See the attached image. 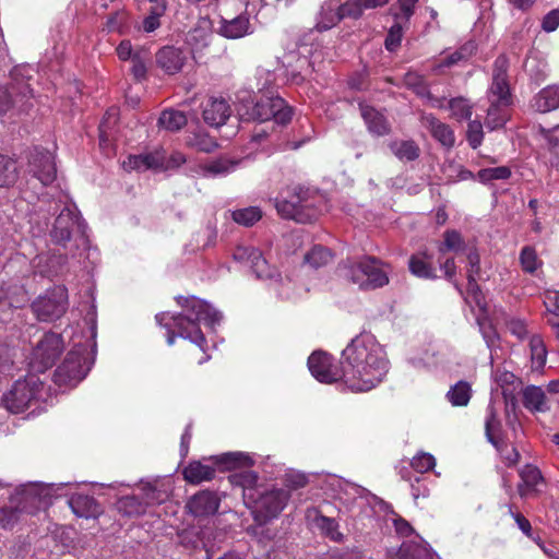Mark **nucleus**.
<instances>
[{
	"label": "nucleus",
	"mask_w": 559,
	"mask_h": 559,
	"mask_svg": "<svg viewBox=\"0 0 559 559\" xmlns=\"http://www.w3.org/2000/svg\"><path fill=\"white\" fill-rule=\"evenodd\" d=\"M531 106L538 112H549L559 108V85H548L532 99Z\"/></svg>",
	"instance_id": "obj_27"
},
{
	"label": "nucleus",
	"mask_w": 559,
	"mask_h": 559,
	"mask_svg": "<svg viewBox=\"0 0 559 559\" xmlns=\"http://www.w3.org/2000/svg\"><path fill=\"white\" fill-rule=\"evenodd\" d=\"M479 311L481 312L480 314L477 316V323L479 325V330H480V333L487 344L488 347H491L492 345H495L497 338H498V334L496 333L495 329L492 328V325L488 322L485 313H486V309L485 310H480Z\"/></svg>",
	"instance_id": "obj_51"
},
{
	"label": "nucleus",
	"mask_w": 559,
	"mask_h": 559,
	"mask_svg": "<svg viewBox=\"0 0 559 559\" xmlns=\"http://www.w3.org/2000/svg\"><path fill=\"white\" fill-rule=\"evenodd\" d=\"M411 465L416 472L426 473L435 467L436 460L430 453L420 452L413 457Z\"/></svg>",
	"instance_id": "obj_56"
},
{
	"label": "nucleus",
	"mask_w": 559,
	"mask_h": 559,
	"mask_svg": "<svg viewBox=\"0 0 559 559\" xmlns=\"http://www.w3.org/2000/svg\"><path fill=\"white\" fill-rule=\"evenodd\" d=\"M50 490V486L39 483L20 486L10 498V504L0 508V527L4 530L12 528L23 512L32 513L47 504Z\"/></svg>",
	"instance_id": "obj_4"
},
{
	"label": "nucleus",
	"mask_w": 559,
	"mask_h": 559,
	"mask_svg": "<svg viewBox=\"0 0 559 559\" xmlns=\"http://www.w3.org/2000/svg\"><path fill=\"white\" fill-rule=\"evenodd\" d=\"M187 117L182 111L167 109L164 110L158 119V124L164 129L175 132L187 124Z\"/></svg>",
	"instance_id": "obj_43"
},
{
	"label": "nucleus",
	"mask_w": 559,
	"mask_h": 559,
	"mask_svg": "<svg viewBox=\"0 0 559 559\" xmlns=\"http://www.w3.org/2000/svg\"><path fill=\"white\" fill-rule=\"evenodd\" d=\"M522 402L531 413H547L550 411V402L542 386L527 385L522 390Z\"/></svg>",
	"instance_id": "obj_24"
},
{
	"label": "nucleus",
	"mask_w": 559,
	"mask_h": 559,
	"mask_svg": "<svg viewBox=\"0 0 559 559\" xmlns=\"http://www.w3.org/2000/svg\"><path fill=\"white\" fill-rule=\"evenodd\" d=\"M484 139L483 124L478 120L471 121L467 128V141L473 148L480 146Z\"/></svg>",
	"instance_id": "obj_58"
},
{
	"label": "nucleus",
	"mask_w": 559,
	"mask_h": 559,
	"mask_svg": "<svg viewBox=\"0 0 559 559\" xmlns=\"http://www.w3.org/2000/svg\"><path fill=\"white\" fill-rule=\"evenodd\" d=\"M388 266L373 257L358 261H346L340 266V274L362 289H376L389 283Z\"/></svg>",
	"instance_id": "obj_7"
},
{
	"label": "nucleus",
	"mask_w": 559,
	"mask_h": 559,
	"mask_svg": "<svg viewBox=\"0 0 559 559\" xmlns=\"http://www.w3.org/2000/svg\"><path fill=\"white\" fill-rule=\"evenodd\" d=\"M177 301L183 308V313L174 316L162 312L155 317L157 323L169 331L167 344L170 346L175 344L176 335L173 329H177L179 336L190 340L204 350L205 337L199 324L203 322L209 326H214L222 319L221 312L195 297H178Z\"/></svg>",
	"instance_id": "obj_2"
},
{
	"label": "nucleus",
	"mask_w": 559,
	"mask_h": 559,
	"mask_svg": "<svg viewBox=\"0 0 559 559\" xmlns=\"http://www.w3.org/2000/svg\"><path fill=\"white\" fill-rule=\"evenodd\" d=\"M233 219L243 226H252L261 219L262 212L258 206H249L233 212Z\"/></svg>",
	"instance_id": "obj_47"
},
{
	"label": "nucleus",
	"mask_w": 559,
	"mask_h": 559,
	"mask_svg": "<svg viewBox=\"0 0 559 559\" xmlns=\"http://www.w3.org/2000/svg\"><path fill=\"white\" fill-rule=\"evenodd\" d=\"M187 55L180 48L166 46L156 53V62L167 74H176L183 68Z\"/></svg>",
	"instance_id": "obj_22"
},
{
	"label": "nucleus",
	"mask_w": 559,
	"mask_h": 559,
	"mask_svg": "<svg viewBox=\"0 0 559 559\" xmlns=\"http://www.w3.org/2000/svg\"><path fill=\"white\" fill-rule=\"evenodd\" d=\"M319 201L320 197L312 195L308 189L295 186L288 188L285 195L282 193L275 199V207L283 218L305 224L320 215Z\"/></svg>",
	"instance_id": "obj_5"
},
{
	"label": "nucleus",
	"mask_w": 559,
	"mask_h": 559,
	"mask_svg": "<svg viewBox=\"0 0 559 559\" xmlns=\"http://www.w3.org/2000/svg\"><path fill=\"white\" fill-rule=\"evenodd\" d=\"M112 122L115 123L117 120V109L111 108L106 112V116L104 120L102 121L99 126V141L100 144L106 143L109 140V124Z\"/></svg>",
	"instance_id": "obj_61"
},
{
	"label": "nucleus",
	"mask_w": 559,
	"mask_h": 559,
	"mask_svg": "<svg viewBox=\"0 0 559 559\" xmlns=\"http://www.w3.org/2000/svg\"><path fill=\"white\" fill-rule=\"evenodd\" d=\"M538 135L544 142L545 147L554 155L552 165H559V126L552 129L538 127Z\"/></svg>",
	"instance_id": "obj_39"
},
{
	"label": "nucleus",
	"mask_w": 559,
	"mask_h": 559,
	"mask_svg": "<svg viewBox=\"0 0 559 559\" xmlns=\"http://www.w3.org/2000/svg\"><path fill=\"white\" fill-rule=\"evenodd\" d=\"M142 501L145 503V508L155 503H160L165 499V495L151 484L142 486Z\"/></svg>",
	"instance_id": "obj_59"
},
{
	"label": "nucleus",
	"mask_w": 559,
	"mask_h": 559,
	"mask_svg": "<svg viewBox=\"0 0 559 559\" xmlns=\"http://www.w3.org/2000/svg\"><path fill=\"white\" fill-rule=\"evenodd\" d=\"M249 502L246 504L250 510L254 522L265 525L276 519L286 508L290 491L277 487H262L255 496L248 493Z\"/></svg>",
	"instance_id": "obj_8"
},
{
	"label": "nucleus",
	"mask_w": 559,
	"mask_h": 559,
	"mask_svg": "<svg viewBox=\"0 0 559 559\" xmlns=\"http://www.w3.org/2000/svg\"><path fill=\"white\" fill-rule=\"evenodd\" d=\"M221 498L216 492L202 490L193 495L187 502L189 512L197 518L213 515L217 512Z\"/></svg>",
	"instance_id": "obj_18"
},
{
	"label": "nucleus",
	"mask_w": 559,
	"mask_h": 559,
	"mask_svg": "<svg viewBox=\"0 0 559 559\" xmlns=\"http://www.w3.org/2000/svg\"><path fill=\"white\" fill-rule=\"evenodd\" d=\"M253 32L249 16L240 14L231 20L221 21L218 33L228 39H238Z\"/></svg>",
	"instance_id": "obj_25"
},
{
	"label": "nucleus",
	"mask_w": 559,
	"mask_h": 559,
	"mask_svg": "<svg viewBox=\"0 0 559 559\" xmlns=\"http://www.w3.org/2000/svg\"><path fill=\"white\" fill-rule=\"evenodd\" d=\"M485 432L488 441L496 449H499V443L502 441V424L498 409L492 402L489 403L486 409Z\"/></svg>",
	"instance_id": "obj_29"
},
{
	"label": "nucleus",
	"mask_w": 559,
	"mask_h": 559,
	"mask_svg": "<svg viewBox=\"0 0 559 559\" xmlns=\"http://www.w3.org/2000/svg\"><path fill=\"white\" fill-rule=\"evenodd\" d=\"M511 176V170L507 166L480 169L477 174L479 181L487 183L493 180H506Z\"/></svg>",
	"instance_id": "obj_49"
},
{
	"label": "nucleus",
	"mask_w": 559,
	"mask_h": 559,
	"mask_svg": "<svg viewBox=\"0 0 559 559\" xmlns=\"http://www.w3.org/2000/svg\"><path fill=\"white\" fill-rule=\"evenodd\" d=\"M464 241L460 233L456 230H447L444 233V241L439 246V252L444 253L447 251L457 252L463 249Z\"/></svg>",
	"instance_id": "obj_50"
},
{
	"label": "nucleus",
	"mask_w": 559,
	"mask_h": 559,
	"mask_svg": "<svg viewBox=\"0 0 559 559\" xmlns=\"http://www.w3.org/2000/svg\"><path fill=\"white\" fill-rule=\"evenodd\" d=\"M391 152L402 162H412L419 157L420 148L412 140H396L390 143Z\"/></svg>",
	"instance_id": "obj_36"
},
{
	"label": "nucleus",
	"mask_w": 559,
	"mask_h": 559,
	"mask_svg": "<svg viewBox=\"0 0 559 559\" xmlns=\"http://www.w3.org/2000/svg\"><path fill=\"white\" fill-rule=\"evenodd\" d=\"M240 159L219 157L203 165L202 169L207 176H226L234 171Z\"/></svg>",
	"instance_id": "obj_38"
},
{
	"label": "nucleus",
	"mask_w": 559,
	"mask_h": 559,
	"mask_svg": "<svg viewBox=\"0 0 559 559\" xmlns=\"http://www.w3.org/2000/svg\"><path fill=\"white\" fill-rule=\"evenodd\" d=\"M423 123L430 131L431 135L443 146L452 147L454 145L455 136L448 124L441 122L432 115L424 116Z\"/></svg>",
	"instance_id": "obj_28"
},
{
	"label": "nucleus",
	"mask_w": 559,
	"mask_h": 559,
	"mask_svg": "<svg viewBox=\"0 0 559 559\" xmlns=\"http://www.w3.org/2000/svg\"><path fill=\"white\" fill-rule=\"evenodd\" d=\"M29 173L38 179L43 186L52 183L57 176L53 156L48 151H35L29 160Z\"/></svg>",
	"instance_id": "obj_17"
},
{
	"label": "nucleus",
	"mask_w": 559,
	"mask_h": 559,
	"mask_svg": "<svg viewBox=\"0 0 559 559\" xmlns=\"http://www.w3.org/2000/svg\"><path fill=\"white\" fill-rule=\"evenodd\" d=\"M340 486L338 499L346 506L348 510L359 502L360 504L369 503L373 496L364 487L346 481L337 480Z\"/></svg>",
	"instance_id": "obj_23"
},
{
	"label": "nucleus",
	"mask_w": 559,
	"mask_h": 559,
	"mask_svg": "<svg viewBox=\"0 0 559 559\" xmlns=\"http://www.w3.org/2000/svg\"><path fill=\"white\" fill-rule=\"evenodd\" d=\"M400 13H395V20L408 22L414 13L415 5L418 0H397Z\"/></svg>",
	"instance_id": "obj_63"
},
{
	"label": "nucleus",
	"mask_w": 559,
	"mask_h": 559,
	"mask_svg": "<svg viewBox=\"0 0 559 559\" xmlns=\"http://www.w3.org/2000/svg\"><path fill=\"white\" fill-rule=\"evenodd\" d=\"M331 260H332L331 251L322 246H314L305 255V262L314 269L326 265Z\"/></svg>",
	"instance_id": "obj_46"
},
{
	"label": "nucleus",
	"mask_w": 559,
	"mask_h": 559,
	"mask_svg": "<svg viewBox=\"0 0 559 559\" xmlns=\"http://www.w3.org/2000/svg\"><path fill=\"white\" fill-rule=\"evenodd\" d=\"M19 170L16 162L0 155V187H9L17 180Z\"/></svg>",
	"instance_id": "obj_45"
},
{
	"label": "nucleus",
	"mask_w": 559,
	"mask_h": 559,
	"mask_svg": "<svg viewBox=\"0 0 559 559\" xmlns=\"http://www.w3.org/2000/svg\"><path fill=\"white\" fill-rule=\"evenodd\" d=\"M509 58L501 53L492 66V81L487 91L489 107L485 126L489 130L502 128L509 119V108L512 104V95L508 80Z\"/></svg>",
	"instance_id": "obj_3"
},
{
	"label": "nucleus",
	"mask_w": 559,
	"mask_h": 559,
	"mask_svg": "<svg viewBox=\"0 0 559 559\" xmlns=\"http://www.w3.org/2000/svg\"><path fill=\"white\" fill-rule=\"evenodd\" d=\"M233 255L236 261L249 263L259 278H273L276 274V271L262 257L261 251L254 247L238 246Z\"/></svg>",
	"instance_id": "obj_16"
},
{
	"label": "nucleus",
	"mask_w": 559,
	"mask_h": 559,
	"mask_svg": "<svg viewBox=\"0 0 559 559\" xmlns=\"http://www.w3.org/2000/svg\"><path fill=\"white\" fill-rule=\"evenodd\" d=\"M87 356V347L82 344H75L73 349L68 353L63 362L55 371V382L60 386H74L81 382L93 364V359H90Z\"/></svg>",
	"instance_id": "obj_9"
},
{
	"label": "nucleus",
	"mask_w": 559,
	"mask_h": 559,
	"mask_svg": "<svg viewBox=\"0 0 559 559\" xmlns=\"http://www.w3.org/2000/svg\"><path fill=\"white\" fill-rule=\"evenodd\" d=\"M151 61V52L144 47L136 48V53L130 60L131 73L136 81H143L147 74V66Z\"/></svg>",
	"instance_id": "obj_40"
},
{
	"label": "nucleus",
	"mask_w": 559,
	"mask_h": 559,
	"mask_svg": "<svg viewBox=\"0 0 559 559\" xmlns=\"http://www.w3.org/2000/svg\"><path fill=\"white\" fill-rule=\"evenodd\" d=\"M41 386L43 383L34 374L16 380L11 390L4 394L3 403L11 413H21L38 396Z\"/></svg>",
	"instance_id": "obj_12"
},
{
	"label": "nucleus",
	"mask_w": 559,
	"mask_h": 559,
	"mask_svg": "<svg viewBox=\"0 0 559 559\" xmlns=\"http://www.w3.org/2000/svg\"><path fill=\"white\" fill-rule=\"evenodd\" d=\"M364 2L362 0H348L344 4L340 5L336 13H332V17L329 23H322L321 28L329 29L345 17L357 19L362 14Z\"/></svg>",
	"instance_id": "obj_32"
},
{
	"label": "nucleus",
	"mask_w": 559,
	"mask_h": 559,
	"mask_svg": "<svg viewBox=\"0 0 559 559\" xmlns=\"http://www.w3.org/2000/svg\"><path fill=\"white\" fill-rule=\"evenodd\" d=\"M31 72L28 66H16L10 72V82L0 84V117L11 109L26 111L32 106Z\"/></svg>",
	"instance_id": "obj_6"
},
{
	"label": "nucleus",
	"mask_w": 559,
	"mask_h": 559,
	"mask_svg": "<svg viewBox=\"0 0 559 559\" xmlns=\"http://www.w3.org/2000/svg\"><path fill=\"white\" fill-rule=\"evenodd\" d=\"M229 483L234 487L242 490V497L246 504L249 502L248 493L255 496L263 486H258L259 476L255 472L243 469L235 472L228 476Z\"/></svg>",
	"instance_id": "obj_26"
},
{
	"label": "nucleus",
	"mask_w": 559,
	"mask_h": 559,
	"mask_svg": "<svg viewBox=\"0 0 559 559\" xmlns=\"http://www.w3.org/2000/svg\"><path fill=\"white\" fill-rule=\"evenodd\" d=\"M447 400L454 407L466 406L472 397V388L466 381H459L447 392Z\"/></svg>",
	"instance_id": "obj_37"
},
{
	"label": "nucleus",
	"mask_w": 559,
	"mask_h": 559,
	"mask_svg": "<svg viewBox=\"0 0 559 559\" xmlns=\"http://www.w3.org/2000/svg\"><path fill=\"white\" fill-rule=\"evenodd\" d=\"M68 308V292L62 286L48 290L45 295L37 297L32 304L34 314L40 321H55L61 318Z\"/></svg>",
	"instance_id": "obj_11"
},
{
	"label": "nucleus",
	"mask_w": 559,
	"mask_h": 559,
	"mask_svg": "<svg viewBox=\"0 0 559 559\" xmlns=\"http://www.w3.org/2000/svg\"><path fill=\"white\" fill-rule=\"evenodd\" d=\"M69 506L73 513L80 518H95L100 513V508L96 500L87 495H73L69 499Z\"/></svg>",
	"instance_id": "obj_30"
},
{
	"label": "nucleus",
	"mask_w": 559,
	"mask_h": 559,
	"mask_svg": "<svg viewBox=\"0 0 559 559\" xmlns=\"http://www.w3.org/2000/svg\"><path fill=\"white\" fill-rule=\"evenodd\" d=\"M449 108L452 116L459 120L469 119L472 116L473 108L465 98L457 97L449 102Z\"/></svg>",
	"instance_id": "obj_52"
},
{
	"label": "nucleus",
	"mask_w": 559,
	"mask_h": 559,
	"mask_svg": "<svg viewBox=\"0 0 559 559\" xmlns=\"http://www.w3.org/2000/svg\"><path fill=\"white\" fill-rule=\"evenodd\" d=\"M217 464H222L227 468H233L238 465L249 466L252 464V460L243 453H226L216 460Z\"/></svg>",
	"instance_id": "obj_54"
},
{
	"label": "nucleus",
	"mask_w": 559,
	"mask_h": 559,
	"mask_svg": "<svg viewBox=\"0 0 559 559\" xmlns=\"http://www.w3.org/2000/svg\"><path fill=\"white\" fill-rule=\"evenodd\" d=\"M530 352L532 368L534 370H540L544 368L547 360V349L543 338L539 335L534 334L530 337Z\"/></svg>",
	"instance_id": "obj_42"
},
{
	"label": "nucleus",
	"mask_w": 559,
	"mask_h": 559,
	"mask_svg": "<svg viewBox=\"0 0 559 559\" xmlns=\"http://www.w3.org/2000/svg\"><path fill=\"white\" fill-rule=\"evenodd\" d=\"M404 84L412 88L419 96L429 95V91L424 78L416 72H407L404 76Z\"/></svg>",
	"instance_id": "obj_53"
},
{
	"label": "nucleus",
	"mask_w": 559,
	"mask_h": 559,
	"mask_svg": "<svg viewBox=\"0 0 559 559\" xmlns=\"http://www.w3.org/2000/svg\"><path fill=\"white\" fill-rule=\"evenodd\" d=\"M73 233L80 234L82 243L85 242V224L81 221L76 206L66 203L55 221L50 237L53 242L64 245L71 239Z\"/></svg>",
	"instance_id": "obj_13"
},
{
	"label": "nucleus",
	"mask_w": 559,
	"mask_h": 559,
	"mask_svg": "<svg viewBox=\"0 0 559 559\" xmlns=\"http://www.w3.org/2000/svg\"><path fill=\"white\" fill-rule=\"evenodd\" d=\"M117 510L122 515L133 518L145 513V503L135 496H126L116 503Z\"/></svg>",
	"instance_id": "obj_41"
},
{
	"label": "nucleus",
	"mask_w": 559,
	"mask_h": 559,
	"mask_svg": "<svg viewBox=\"0 0 559 559\" xmlns=\"http://www.w3.org/2000/svg\"><path fill=\"white\" fill-rule=\"evenodd\" d=\"M402 35H403L402 22L395 20V23L390 27L388 36L385 38V41H384L385 48L389 51L396 50L401 45Z\"/></svg>",
	"instance_id": "obj_55"
},
{
	"label": "nucleus",
	"mask_w": 559,
	"mask_h": 559,
	"mask_svg": "<svg viewBox=\"0 0 559 559\" xmlns=\"http://www.w3.org/2000/svg\"><path fill=\"white\" fill-rule=\"evenodd\" d=\"M361 117L367 124L368 130L376 135H384L389 133L390 127L382 114L374 108L359 104Z\"/></svg>",
	"instance_id": "obj_31"
},
{
	"label": "nucleus",
	"mask_w": 559,
	"mask_h": 559,
	"mask_svg": "<svg viewBox=\"0 0 559 559\" xmlns=\"http://www.w3.org/2000/svg\"><path fill=\"white\" fill-rule=\"evenodd\" d=\"M230 115V106L222 97H211L203 107V119L211 127L223 126Z\"/></svg>",
	"instance_id": "obj_20"
},
{
	"label": "nucleus",
	"mask_w": 559,
	"mask_h": 559,
	"mask_svg": "<svg viewBox=\"0 0 559 559\" xmlns=\"http://www.w3.org/2000/svg\"><path fill=\"white\" fill-rule=\"evenodd\" d=\"M520 263L522 270L526 273H534L540 265L542 261L538 259L536 250L532 247H524L520 252Z\"/></svg>",
	"instance_id": "obj_48"
},
{
	"label": "nucleus",
	"mask_w": 559,
	"mask_h": 559,
	"mask_svg": "<svg viewBox=\"0 0 559 559\" xmlns=\"http://www.w3.org/2000/svg\"><path fill=\"white\" fill-rule=\"evenodd\" d=\"M238 115L245 121L264 122L272 119L273 110L282 106V97L261 96L252 98L249 92H242L238 95Z\"/></svg>",
	"instance_id": "obj_10"
},
{
	"label": "nucleus",
	"mask_w": 559,
	"mask_h": 559,
	"mask_svg": "<svg viewBox=\"0 0 559 559\" xmlns=\"http://www.w3.org/2000/svg\"><path fill=\"white\" fill-rule=\"evenodd\" d=\"M522 483L518 486V491L521 497L528 496L532 491L536 490L538 484L543 483L540 471L533 465H525L520 471Z\"/></svg>",
	"instance_id": "obj_34"
},
{
	"label": "nucleus",
	"mask_w": 559,
	"mask_h": 559,
	"mask_svg": "<svg viewBox=\"0 0 559 559\" xmlns=\"http://www.w3.org/2000/svg\"><path fill=\"white\" fill-rule=\"evenodd\" d=\"M467 262L469 265V269L467 271V280H468V286H467V296L465 297V300L468 304L474 302L476 307L480 310H485L486 301L485 298L479 289V286L477 284V275L479 273V254L475 250H471L467 253Z\"/></svg>",
	"instance_id": "obj_19"
},
{
	"label": "nucleus",
	"mask_w": 559,
	"mask_h": 559,
	"mask_svg": "<svg viewBox=\"0 0 559 559\" xmlns=\"http://www.w3.org/2000/svg\"><path fill=\"white\" fill-rule=\"evenodd\" d=\"M215 476V468L211 465L204 464L200 461L191 462L183 469L185 479L193 485L201 484L203 481L212 480Z\"/></svg>",
	"instance_id": "obj_33"
},
{
	"label": "nucleus",
	"mask_w": 559,
	"mask_h": 559,
	"mask_svg": "<svg viewBox=\"0 0 559 559\" xmlns=\"http://www.w3.org/2000/svg\"><path fill=\"white\" fill-rule=\"evenodd\" d=\"M408 266L411 273L417 277L426 280H435L438 277L430 258L426 253L412 255Z\"/></svg>",
	"instance_id": "obj_35"
},
{
	"label": "nucleus",
	"mask_w": 559,
	"mask_h": 559,
	"mask_svg": "<svg viewBox=\"0 0 559 559\" xmlns=\"http://www.w3.org/2000/svg\"><path fill=\"white\" fill-rule=\"evenodd\" d=\"M66 257L62 254L48 257L39 254L34 259V265L40 269L41 273L58 274L62 265L66 263Z\"/></svg>",
	"instance_id": "obj_44"
},
{
	"label": "nucleus",
	"mask_w": 559,
	"mask_h": 559,
	"mask_svg": "<svg viewBox=\"0 0 559 559\" xmlns=\"http://www.w3.org/2000/svg\"><path fill=\"white\" fill-rule=\"evenodd\" d=\"M343 380L354 392H367L384 379L389 370L383 347L369 333L354 337L342 352Z\"/></svg>",
	"instance_id": "obj_1"
},
{
	"label": "nucleus",
	"mask_w": 559,
	"mask_h": 559,
	"mask_svg": "<svg viewBox=\"0 0 559 559\" xmlns=\"http://www.w3.org/2000/svg\"><path fill=\"white\" fill-rule=\"evenodd\" d=\"M307 483V476L300 472H289L285 475V485L290 490L302 488Z\"/></svg>",
	"instance_id": "obj_62"
},
{
	"label": "nucleus",
	"mask_w": 559,
	"mask_h": 559,
	"mask_svg": "<svg viewBox=\"0 0 559 559\" xmlns=\"http://www.w3.org/2000/svg\"><path fill=\"white\" fill-rule=\"evenodd\" d=\"M211 36L209 22L203 21L197 27L192 29L190 33V41H195V44L200 47L206 46L209 44V37Z\"/></svg>",
	"instance_id": "obj_57"
},
{
	"label": "nucleus",
	"mask_w": 559,
	"mask_h": 559,
	"mask_svg": "<svg viewBox=\"0 0 559 559\" xmlns=\"http://www.w3.org/2000/svg\"><path fill=\"white\" fill-rule=\"evenodd\" d=\"M465 51H467L466 47L461 48L460 50L454 51L447 58H444L440 63L436 64L432 69L435 73H439L443 68H450L456 64L459 61L466 57Z\"/></svg>",
	"instance_id": "obj_60"
},
{
	"label": "nucleus",
	"mask_w": 559,
	"mask_h": 559,
	"mask_svg": "<svg viewBox=\"0 0 559 559\" xmlns=\"http://www.w3.org/2000/svg\"><path fill=\"white\" fill-rule=\"evenodd\" d=\"M63 348L64 343L60 334L53 332L46 333L33 349L31 357L32 367L38 372H44L55 365Z\"/></svg>",
	"instance_id": "obj_14"
},
{
	"label": "nucleus",
	"mask_w": 559,
	"mask_h": 559,
	"mask_svg": "<svg viewBox=\"0 0 559 559\" xmlns=\"http://www.w3.org/2000/svg\"><path fill=\"white\" fill-rule=\"evenodd\" d=\"M311 374L320 382L332 383L343 379V367L333 364L332 357L324 352H314L308 358Z\"/></svg>",
	"instance_id": "obj_15"
},
{
	"label": "nucleus",
	"mask_w": 559,
	"mask_h": 559,
	"mask_svg": "<svg viewBox=\"0 0 559 559\" xmlns=\"http://www.w3.org/2000/svg\"><path fill=\"white\" fill-rule=\"evenodd\" d=\"M165 154L162 151H155L153 153L130 155L123 160L122 166L126 170H138L144 171L148 169L163 168L165 165Z\"/></svg>",
	"instance_id": "obj_21"
},
{
	"label": "nucleus",
	"mask_w": 559,
	"mask_h": 559,
	"mask_svg": "<svg viewBox=\"0 0 559 559\" xmlns=\"http://www.w3.org/2000/svg\"><path fill=\"white\" fill-rule=\"evenodd\" d=\"M559 26V9H554L548 12L542 22V28L547 32H554Z\"/></svg>",
	"instance_id": "obj_64"
}]
</instances>
